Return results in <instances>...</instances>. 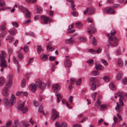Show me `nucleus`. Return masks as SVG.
I'll use <instances>...</instances> for the list:
<instances>
[{
  "label": "nucleus",
  "mask_w": 127,
  "mask_h": 127,
  "mask_svg": "<svg viewBox=\"0 0 127 127\" xmlns=\"http://www.w3.org/2000/svg\"><path fill=\"white\" fill-rule=\"evenodd\" d=\"M52 87L54 88V91L55 92V95L57 96V102L59 103L60 102V99H62V97L61 96V94L57 92L59 91L61 87L58 84H53Z\"/></svg>",
  "instance_id": "f257e3e1"
},
{
  "label": "nucleus",
  "mask_w": 127,
  "mask_h": 127,
  "mask_svg": "<svg viewBox=\"0 0 127 127\" xmlns=\"http://www.w3.org/2000/svg\"><path fill=\"white\" fill-rule=\"evenodd\" d=\"M109 41L108 42L107 44V47L108 48H110V46H115L117 44V41L116 38L115 37L113 39L111 36H109L108 38Z\"/></svg>",
  "instance_id": "f03ea898"
},
{
  "label": "nucleus",
  "mask_w": 127,
  "mask_h": 127,
  "mask_svg": "<svg viewBox=\"0 0 127 127\" xmlns=\"http://www.w3.org/2000/svg\"><path fill=\"white\" fill-rule=\"evenodd\" d=\"M52 115L51 117V119L55 121L58 119L59 118V113L54 108L53 109L51 110Z\"/></svg>",
  "instance_id": "7ed1b4c3"
},
{
  "label": "nucleus",
  "mask_w": 127,
  "mask_h": 127,
  "mask_svg": "<svg viewBox=\"0 0 127 127\" xmlns=\"http://www.w3.org/2000/svg\"><path fill=\"white\" fill-rule=\"evenodd\" d=\"M35 83L36 85L41 90H43L45 89L46 86V84L42 83L40 80L39 79L36 80L35 81Z\"/></svg>",
  "instance_id": "20e7f679"
},
{
  "label": "nucleus",
  "mask_w": 127,
  "mask_h": 127,
  "mask_svg": "<svg viewBox=\"0 0 127 127\" xmlns=\"http://www.w3.org/2000/svg\"><path fill=\"white\" fill-rule=\"evenodd\" d=\"M98 80L95 78H92L91 79L90 82V86H92V89L93 90H95L96 88V83L98 82Z\"/></svg>",
  "instance_id": "39448f33"
},
{
  "label": "nucleus",
  "mask_w": 127,
  "mask_h": 127,
  "mask_svg": "<svg viewBox=\"0 0 127 127\" xmlns=\"http://www.w3.org/2000/svg\"><path fill=\"white\" fill-rule=\"evenodd\" d=\"M118 95L120 96L119 100L120 106H124V104L122 100L124 99V98H127V94L124 93H122L121 94H118Z\"/></svg>",
  "instance_id": "423d86ee"
},
{
  "label": "nucleus",
  "mask_w": 127,
  "mask_h": 127,
  "mask_svg": "<svg viewBox=\"0 0 127 127\" xmlns=\"http://www.w3.org/2000/svg\"><path fill=\"white\" fill-rule=\"evenodd\" d=\"M25 102H23L22 104H20L18 106V109L22 111L23 113H26L28 110V108L26 107H24Z\"/></svg>",
  "instance_id": "0eeeda50"
},
{
  "label": "nucleus",
  "mask_w": 127,
  "mask_h": 127,
  "mask_svg": "<svg viewBox=\"0 0 127 127\" xmlns=\"http://www.w3.org/2000/svg\"><path fill=\"white\" fill-rule=\"evenodd\" d=\"M88 30L87 32L89 33V34L90 35V37L92 35H91V33H94L96 32L95 28L93 26H90L88 28Z\"/></svg>",
  "instance_id": "6e6552de"
},
{
  "label": "nucleus",
  "mask_w": 127,
  "mask_h": 127,
  "mask_svg": "<svg viewBox=\"0 0 127 127\" xmlns=\"http://www.w3.org/2000/svg\"><path fill=\"white\" fill-rule=\"evenodd\" d=\"M2 93V95L3 96H8L9 93L8 91V88L6 87H4L3 88Z\"/></svg>",
  "instance_id": "1a4fd4ad"
},
{
  "label": "nucleus",
  "mask_w": 127,
  "mask_h": 127,
  "mask_svg": "<svg viewBox=\"0 0 127 127\" xmlns=\"http://www.w3.org/2000/svg\"><path fill=\"white\" fill-rule=\"evenodd\" d=\"M105 12L108 13L109 14H114L115 13V11L113 9H112L111 8L107 7L105 8Z\"/></svg>",
  "instance_id": "9d476101"
},
{
  "label": "nucleus",
  "mask_w": 127,
  "mask_h": 127,
  "mask_svg": "<svg viewBox=\"0 0 127 127\" xmlns=\"http://www.w3.org/2000/svg\"><path fill=\"white\" fill-rule=\"evenodd\" d=\"M30 89L33 92H35L37 88V86L34 84H30L29 86Z\"/></svg>",
  "instance_id": "9b49d317"
},
{
  "label": "nucleus",
  "mask_w": 127,
  "mask_h": 127,
  "mask_svg": "<svg viewBox=\"0 0 127 127\" xmlns=\"http://www.w3.org/2000/svg\"><path fill=\"white\" fill-rule=\"evenodd\" d=\"M72 64V63L68 59H66L64 65L66 67H70Z\"/></svg>",
  "instance_id": "f8f14e48"
},
{
  "label": "nucleus",
  "mask_w": 127,
  "mask_h": 127,
  "mask_svg": "<svg viewBox=\"0 0 127 127\" xmlns=\"http://www.w3.org/2000/svg\"><path fill=\"white\" fill-rule=\"evenodd\" d=\"M74 42L73 39L72 37L65 40V43L67 44H73Z\"/></svg>",
  "instance_id": "ddd939ff"
},
{
  "label": "nucleus",
  "mask_w": 127,
  "mask_h": 127,
  "mask_svg": "<svg viewBox=\"0 0 127 127\" xmlns=\"http://www.w3.org/2000/svg\"><path fill=\"white\" fill-rule=\"evenodd\" d=\"M48 55L45 54H41L40 55V58L41 60L43 61H46L48 59Z\"/></svg>",
  "instance_id": "4468645a"
},
{
  "label": "nucleus",
  "mask_w": 127,
  "mask_h": 127,
  "mask_svg": "<svg viewBox=\"0 0 127 127\" xmlns=\"http://www.w3.org/2000/svg\"><path fill=\"white\" fill-rule=\"evenodd\" d=\"M16 100V98L14 95H12L11 96V98L10 100V104L13 105L15 103Z\"/></svg>",
  "instance_id": "2eb2a0df"
},
{
  "label": "nucleus",
  "mask_w": 127,
  "mask_h": 127,
  "mask_svg": "<svg viewBox=\"0 0 127 127\" xmlns=\"http://www.w3.org/2000/svg\"><path fill=\"white\" fill-rule=\"evenodd\" d=\"M1 62L0 63V67H6L7 65L6 64V61L5 60H0Z\"/></svg>",
  "instance_id": "dca6fc26"
},
{
  "label": "nucleus",
  "mask_w": 127,
  "mask_h": 127,
  "mask_svg": "<svg viewBox=\"0 0 127 127\" xmlns=\"http://www.w3.org/2000/svg\"><path fill=\"white\" fill-rule=\"evenodd\" d=\"M67 1L70 2V7L73 11H76V9L75 7V5L72 0H67Z\"/></svg>",
  "instance_id": "f3484780"
},
{
  "label": "nucleus",
  "mask_w": 127,
  "mask_h": 127,
  "mask_svg": "<svg viewBox=\"0 0 127 127\" xmlns=\"http://www.w3.org/2000/svg\"><path fill=\"white\" fill-rule=\"evenodd\" d=\"M1 52V54L0 55V60H5V58L6 56V52L4 51H2Z\"/></svg>",
  "instance_id": "a211bd4d"
},
{
  "label": "nucleus",
  "mask_w": 127,
  "mask_h": 127,
  "mask_svg": "<svg viewBox=\"0 0 127 127\" xmlns=\"http://www.w3.org/2000/svg\"><path fill=\"white\" fill-rule=\"evenodd\" d=\"M3 101L4 104L6 107L8 106L9 104V100L6 97H4L3 99Z\"/></svg>",
  "instance_id": "6ab92c4d"
},
{
  "label": "nucleus",
  "mask_w": 127,
  "mask_h": 127,
  "mask_svg": "<svg viewBox=\"0 0 127 127\" xmlns=\"http://www.w3.org/2000/svg\"><path fill=\"white\" fill-rule=\"evenodd\" d=\"M8 32L11 35H13L15 34L17 32V31L15 29H11L10 30H8Z\"/></svg>",
  "instance_id": "aec40b11"
},
{
  "label": "nucleus",
  "mask_w": 127,
  "mask_h": 127,
  "mask_svg": "<svg viewBox=\"0 0 127 127\" xmlns=\"http://www.w3.org/2000/svg\"><path fill=\"white\" fill-rule=\"evenodd\" d=\"M55 127H64V122L60 123L59 121H57L55 124Z\"/></svg>",
  "instance_id": "412c9836"
},
{
  "label": "nucleus",
  "mask_w": 127,
  "mask_h": 127,
  "mask_svg": "<svg viewBox=\"0 0 127 127\" xmlns=\"http://www.w3.org/2000/svg\"><path fill=\"white\" fill-rule=\"evenodd\" d=\"M95 67L97 70H102L104 68V66L103 65L99 64H96L95 66Z\"/></svg>",
  "instance_id": "4be33fe9"
},
{
  "label": "nucleus",
  "mask_w": 127,
  "mask_h": 127,
  "mask_svg": "<svg viewBox=\"0 0 127 127\" xmlns=\"http://www.w3.org/2000/svg\"><path fill=\"white\" fill-rule=\"evenodd\" d=\"M5 79L3 77H0V86H3L5 83Z\"/></svg>",
  "instance_id": "5701e85b"
},
{
  "label": "nucleus",
  "mask_w": 127,
  "mask_h": 127,
  "mask_svg": "<svg viewBox=\"0 0 127 127\" xmlns=\"http://www.w3.org/2000/svg\"><path fill=\"white\" fill-rule=\"evenodd\" d=\"M109 87L112 90H115L116 89V86L112 82L110 83L109 85Z\"/></svg>",
  "instance_id": "b1692460"
},
{
  "label": "nucleus",
  "mask_w": 127,
  "mask_h": 127,
  "mask_svg": "<svg viewBox=\"0 0 127 127\" xmlns=\"http://www.w3.org/2000/svg\"><path fill=\"white\" fill-rule=\"evenodd\" d=\"M95 8L94 7L90 8L89 10V14H92L95 13Z\"/></svg>",
  "instance_id": "393cba45"
},
{
  "label": "nucleus",
  "mask_w": 127,
  "mask_h": 127,
  "mask_svg": "<svg viewBox=\"0 0 127 127\" xmlns=\"http://www.w3.org/2000/svg\"><path fill=\"white\" fill-rule=\"evenodd\" d=\"M122 72L121 71H120L117 77V80H120L122 79Z\"/></svg>",
  "instance_id": "a878e982"
},
{
  "label": "nucleus",
  "mask_w": 127,
  "mask_h": 127,
  "mask_svg": "<svg viewBox=\"0 0 127 127\" xmlns=\"http://www.w3.org/2000/svg\"><path fill=\"white\" fill-rule=\"evenodd\" d=\"M75 27L78 28H81L82 27V25L80 22H77L75 24Z\"/></svg>",
  "instance_id": "bb28decb"
},
{
  "label": "nucleus",
  "mask_w": 127,
  "mask_h": 127,
  "mask_svg": "<svg viewBox=\"0 0 127 127\" xmlns=\"http://www.w3.org/2000/svg\"><path fill=\"white\" fill-rule=\"evenodd\" d=\"M122 106H120V105H117L115 108V110L118 112H119L122 110Z\"/></svg>",
  "instance_id": "cd10ccee"
},
{
  "label": "nucleus",
  "mask_w": 127,
  "mask_h": 127,
  "mask_svg": "<svg viewBox=\"0 0 127 127\" xmlns=\"http://www.w3.org/2000/svg\"><path fill=\"white\" fill-rule=\"evenodd\" d=\"M46 48L47 51H51L54 50L55 49L51 47L49 44H47L46 46Z\"/></svg>",
  "instance_id": "c85d7f7f"
},
{
  "label": "nucleus",
  "mask_w": 127,
  "mask_h": 127,
  "mask_svg": "<svg viewBox=\"0 0 127 127\" xmlns=\"http://www.w3.org/2000/svg\"><path fill=\"white\" fill-rule=\"evenodd\" d=\"M37 51L38 54L40 53L41 51H43L41 46H40L38 45L37 47Z\"/></svg>",
  "instance_id": "c756f323"
},
{
  "label": "nucleus",
  "mask_w": 127,
  "mask_h": 127,
  "mask_svg": "<svg viewBox=\"0 0 127 127\" xmlns=\"http://www.w3.org/2000/svg\"><path fill=\"white\" fill-rule=\"evenodd\" d=\"M99 74V72L97 71H94L92 72L91 74L92 75L97 76Z\"/></svg>",
  "instance_id": "7c9ffc66"
},
{
  "label": "nucleus",
  "mask_w": 127,
  "mask_h": 127,
  "mask_svg": "<svg viewBox=\"0 0 127 127\" xmlns=\"http://www.w3.org/2000/svg\"><path fill=\"white\" fill-rule=\"evenodd\" d=\"M43 107L41 106H40L38 108V111L39 113H41L45 115L44 111L42 110Z\"/></svg>",
  "instance_id": "2f4dec72"
},
{
  "label": "nucleus",
  "mask_w": 127,
  "mask_h": 127,
  "mask_svg": "<svg viewBox=\"0 0 127 127\" xmlns=\"http://www.w3.org/2000/svg\"><path fill=\"white\" fill-rule=\"evenodd\" d=\"M12 81L11 80H9L8 82L6 84V85L8 87H11L12 85Z\"/></svg>",
  "instance_id": "473e14b6"
},
{
  "label": "nucleus",
  "mask_w": 127,
  "mask_h": 127,
  "mask_svg": "<svg viewBox=\"0 0 127 127\" xmlns=\"http://www.w3.org/2000/svg\"><path fill=\"white\" fill-rule=\"evenodd\" d=\"M26 16L27 18H28L30 16L31 14L30 12L29 11L28 9H26Z\"/></svg>",
  "instance_id": "72a5a7b5"
},
{
  "label": "nucleus",
  "mask_w": 127,
  "mask_h": 127,
  "mask_svg": "<svg viewBox=\"0 0 127 127\" xmlns=\"http://www.w3.org/2000/svg\"><path fill=\"white\" fill-rule=\"evenodd\" d=\"M12 124V122L11 121H8L6 123V127H10Z\"/></svg>",
  "instance_id": "f704fd0d"
},
{
  "label": "nucleus",
  "mask_w": 127,
  "mask_h": 127,
  "mask_svg": "<svg viewBox=\"0 0 127 127\" xmlns=\"http://www.w3.org/2000/svg\"><path fill=\"white\" fill-rule=\"evenodd\" d=\"M82 79L81 78H80L78 79L76 81V85H80L81 82H82Z\"/></svg>",
  "instance_id": "c9c22d12"
},
{
  "label": "nucleus",
  "mask_w": 127,
  "mask_h": 127,
  "mask_svg": "<svg viewBox=\"0 0 127 127\" xmlns=\"http://www.w3.org/2000/svg\"><path fill=\"white\" fill-rule=\"evenodd\" d=\"M14 125H13V127H16L18 126L19 125V122L18 120H16L14 122Z\"/></svg>",
  "instance_id": "e433bc0d"
},
{
  "label": "nucleus",
  "mask_w": 127,
  "mask_h": 127,
  "mask_svg": "<svg viewBox=\"0 0 127 127\" xmlns=\"http://www.w3.org/2000/svg\"><path fill=\"white\" fill-rule=\"evenodd\" d=\"M102 63L104 65L107 66L108 65L107 62L104 59H102L101 60Z\"/></svg>",
  "instance_id": "4c0bfd02"
},
{
  "label": "nucleus",
  "mask_w": 127,
  "mask_h": 127,
  "mask_svg": "<svg viewBox=\"0 0 127 127\" xmlns=\"http://www.w3.org/2000/svg\"><path fill=\"white\" fill-rule=\"evenodd\" d=\"M71 14L74 16L77 17L78 15V13L75 11H73V12H71Z\"/></svg>",
  "instance_id": "58836bf2"
},
{
  "label": "nucleus",
  "mask_w": 127,
  "mask_h": 127,
  "mask_svg": "<svg viewBox=\"0 0 127 127\" xmlns=\"http://www.w3.org/2000/svg\"><path fill=\"white\" fill-rule=\"evenodd\" d=\"M25 80L23 79L21 83V86L23 87H24L25 85Z\"/></svg>",
  "instance_id": "ea45409f"
},
{
  "label": "nucleus",
  "mask_w": 127,
  "mask_h": 127,
  "mask_svg": "<svg viewBox=\"0 0 127 127\" xmlns=\"http://www.w3.org/2000/svg\"><path fill=\"white\" fill-rule=\"evenodd\" d=\"M118 64L119 66H122L123 64V62L122 60L121 59L119 60L118 61Z\"/></svg>",
  "instance_id": "a19ab883"
},
{
  "label": "nucleus",
  "mask_w": 127,
  "mask_h": 127,
  "mask_svg": "<svg viewBox=\"0 0 127 127\" xmlns=\"http://www.w3.org/2000/svg\"><path fill=\"white\" fill-rule=\"evenodd\" d=\"M96 41L94 37H93V38L92 44L94 45H95L96 44Z\"/></svg>",
  "instance_id": "79ce46f5"
},
{
  "label": "nucleus",
  "mask_w": 127,
  "mask_h": 127,
  "mask_svg": "<svg viewBox=\"0 0 127 127\" xmlns=\"http://www.w3.org/2000/svg\"><path fill=\"white\" fill-rule=\"evenodd\" d=\"M50 19L48 17H46V18L44 19V23L45 24H46L49 21Z\"/></svg>",
  "instance_id": "37998d69"
},
{
  "label": "nucleus",
  "mask_w": 127,
  "mask_h": 127,
  "mask_svg": "<svg viewBox=\"0 0 127 127\" xmlns=\"http://www.w3.org/2000/svg\"><path fill=\"white\" fill-rule=\"evenodd\" d=\"M13 60L14 64H18V61L16 60L15 57H14L13 58Z\"/></svg>",
  "instance_id": "c03bdc74"
},
{
  "label": "nucleus",
  "mask_w": 127,
  "mask_h": 127,
  "mask_svg": "<svg viewBox=\"0 0 127 127\" xmlns=\"http://www.w3.org/2000/svg\"><path fill=\"white\" fill-rule=\"evenodd\" d=\"M122 83H123L125 85L127 83V78H124L122 79Z\"/></svg>",
  "instance_id": "a18cd8bd"
},
{
  "label": "nucleus",
  "mask_w": 127,
  "mask_h": 127,
  "mask_svg": "<svg viewBox=\"0 0 127 127\" xmlns=\"http://www.w3.org/2000/svg\"><path fill=\"white\" fill-rule=\"evenodd\" d=\"M5 30V27L4 25H2L0 26V31H4Z\"/></svg>",
  "instance_id": "49530a36"
},
{
  "label": "nucleus",
  "mask_w": 127,
  "mask_h": 127,
  "mask_svg": "<svg viewBox=\"0 0 127 127\" xmlns=\"http://www.w3.org/2000/svg\"><path fill=\"white\" fill-rule=\"evenodd\" d=\"M23 124L25 127H27L30 125V124L28 123V122L27 121H25L23 122Z\"/></svg>",
  "instance_id": "de8ad7c7"
},
{
  "label": "nucleus",
  "mask_w": 127,
  "mask_h": 127,
  "mask_svg": "<svg viewBox=\"0 0 127 127\" xmlns=\"http://www.w3.org/2000/svg\"><path fill=\"white\" fill-rule=\"evenodd\" d=\"M104 80L106 82H108L109 81V78L106 76H104Z\"/></svg>",
  "instance_id": "09e8293b"
},
{
  "label": "nucleus",
  "mask_w": 127,
  "mask_h": 127,
  "mask_svg": "<svg viewBox=\"0 0 127 127\" xmlns=\"http://www.w3.org/2000/svg\"><path fill=\"white\" fill-rule=\"evenodd\" d=\"M96 93H95L92 94V96L93 99L95 101V96L97 94Z\"/></svg>",
  "instance_id": "8fccbe9b"
},
{
  "label": "nucleus",
  "mask_w": 127,
  "mask_h": 127,
  "mask_svg": "<svg viewBox=\"0 0 127 127\" xmlns=\"http://www.w3.org/2000/svg\"><path fill=\"white\" fill-rule=\"evenodd\" d=\"M24 51L25 52H28L29 49L27 45H25L23 48Z\"/></svg>",
  "instance_id": "3c124183"
},
{
  "label": "nucleus",
  "mask_w": 127,
  "mask_h": 127,
  "mask_svg": "<svg viewBox=\"0 0 127 127\" xmlns=\"http://www.w3.org/2000/svg\"><path fill=\"white\" fill-rule=\"evenodd\" d=\"M12 24L13 27L15 28H17L18 27V25L16 22H13L12 23Z\"/></svg>",
  "instance_id": "603ef678"
},
{
  "label": "nucleus",
  "mask_w": 127,
  "mask_h": 127,
  "mask_svg": "<svg viewBox=\"0 0 127 127\" xmlns=\"http://www.w3.org/2000/svg\"><path fill=\"white\" fill-rule=\"evenodd\" d=\"M93 62V60L91 59H89V60L86 62L89 64H92Z\"/></svg>",
  "instance_id": "864d4df0"
},
{
  "label": "nucleus",
  "mask_w": 127,
  "mask_h": 127,
  "mask_svg": "<svg viewBox=\"0 0 127 127\" xmlns=\"http://www.w3.org/2000/svg\"><path fill=\"white\" fill-rule=\"evenodd\" d=\"M23 93V92L22 91L17 92L16 93V95L17 96L22 95Z\"/></svg>",
  "instance_id": "5fc2aeb1"
},
{
  "label": "nucleus",
  "mask_w": 127,
  "mask_h": 127,
  "mask_svg": "<svg viewBox=\"0 0 127 127\" xmlns=\"http://www.w3.org/2000/svg\"><path fill=\"white\" fill-rule=\"evenodd\" d=\"M18 56L19 59L20 60H21L23 58V55L22 54H19L18 55Z\"/></svg>",
  "instance_id": "6e6d98bb"
},
{
  "label": "nucleus",
  "mask_w": 127,
  "mask_h": 127,
  "mask_svg": "<svg viewBox=\"0 0 127 127\" xmlns=\"http://www.w3.org/2000/svg\"><path fill=\"white\" fill-rule=\"evenodd\" d=\"M56 58V57H53L51 56H50L49 57V59L51 61H53L55 60Z\"/></svg>",
  "instance_id": "4d7b16f0"
},
{
  "label": "nucleus",
  "mask_w": 127,
  "mask_h": 127,
  "mask_svg": "<svg viewBox=\"0 0 127 127\" xmlns=\"http://www.w3.org/2000/svg\"><path fill=\"white\" fill-rule=\"evenodd\" d=\"M5 4V3L2 0H0V6H2Z\"/></svg>",
  "instance_id": "13d9d810"
},
{
  "label": "nucleus",
  "mask_w": 127,
  "mask_h": 127,
  "mask_svg": "<svg viewBox=\"0 0 127 127\" xmlns=\"http://www.w3.org/2000/svg\"><path fill=\"white\" fill-rule=\"evenodd\" d=\"M70 81L71 84L73 85L75 82V79L73 78H72L70 79Z\"/></svg>",
  "instance_id": "bf43d9fd"
},
{
  "label": "nucleus",
  "mask_w": 127,
  "mask_h": 127,
  "mask_svg": "<svg viewBox=\"0 0 127 127\" xmlns=\"http://www.w3.org/2000/svg\"><path fill=\"white\" fill-rule=\"evenodd\" d=\"M37 13H40L42 12V9L41 8H37Z\"/></svg>",
  "instance_id": "052dcab7"
},
{
  "label": "nucleus",
  "mask_w": 127,
  "mask_h": 127,
  "mask_svg": "<svg viewBox=\"0 0 127 127\" xmlns=\"http://www.w3.org/2000/svg\"><path fill=\"white\" fill-rule=\"evenodd\" d=\"M79 39L82 41H86V39L84 37H79Z\"/></svg>",
  "instance_id": "680f3d73"
},
{
  "label": "nucleus",
  "mask_w": 127,
  "mask_h": 127,
  "mask_svg": "<svg viewBox=\"0 0 127 127\" xmlns=\"http://www.w3.org/2000/svg\"><path fill=\"white\" fill-rule=\"evenodd\" d=\"M28 2L29 3H32L35 2L37 0H28Z\"/></svg>",
  "instance_id": "e2e57ef3"
},
{
  "label": "nucleus",
  "mask_w": 127,
  "mask_h": 127,
  "mask_svg": "<svg viewBox=\"0 0 127 127\" xmlns=\"http://www.w3.org/2000/svg\"><path fill=\"white\" fill-rule=\"evenodd\" d=\"M116 32V30H112L110 32V34L112 35H113Z\"/></svg>",
  "instance_id": "0e129e2a"
},
{
  "label": "nucleus",
  "mask_w": 127,
  "mask_h": 127,
  "mask_svg": "<svg viewBox=\"0 0 127 127\" xmlns=\"http://www.w3.org/2000/svg\"><path fill=\"white\" fill-rule=\"evenodd\" d=\"M100 101L99 99H97V101L95 104V105L96 106H98L100 104Z\"/></svg>",
  "instance_id": "69168bd1"
},
{
  "label": "nucleus",
  "mask_w": 127,
  "mask_h": 127,
  "mask_svg": "<svg viewBox=\"0 0 127 127\" xmlns=\"http://www.w3.org/2000/svg\"><path fill=\"white\" fill-rule=\"evenodd\" d=\"M31 22V20L30 19L25 21L23 23V24H27L30 23Z\"/></svg>",
  "instance_id": "338daca9"
},
{
  "label": "nucleus",
  "mask_w": 127,
  "mask_h": 127,
  "mask_svg": "<svg viewBox=\"0 0 127 127\" xmlns=\"http://www.w3.org/2000/svg\"><path fill=\"white\" fill-rule=\"evenodd\" d=\"M8 38H9V40L10 42L14 40L13 37L11 36H8Z\"/></svg>",
  "instance_id": "774afa93"
}]
</instances>
